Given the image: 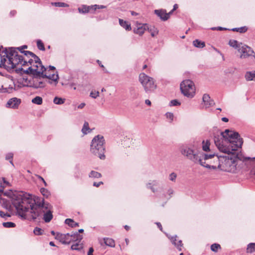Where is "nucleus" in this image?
Listing matches in <instances>:
<instances>
[{
	"mask_svg": "<svg viewBox=\"0 0 255 255\" xmlns=\"http://www.w3.org/2000/svg\"><path fill=\"white\" fill-rule=\"evenodd\" d=\"M203 145H202V149L204 151L207 152L208 151V153H211L210 151V141L209 140H206V142L204 141H203L202 142Z\"/></svg>",
	"mask_w": 255,
	"mask_h": 255,
	"instance_id": "bb28decb",
	"label": "nucleus"
},
{
	"mask_svg": "<svg viewBox=\"0 0 255 255\" xmlns=\"http://www.w3.org/2000/svg\"><path fill=\"white\" fill-rule=\"evenodd\" d=\"M245 77L247 81H255V71L247 72Z\"/></svg>",
	"mask_w": 255,
	"mask_h": 255,
	"instance_id": "5701e85b",
	"label": "nucleus"
},
{
	"mask_svg": "<svg viewBox=\"0 0 255 255\" xmlns=\"http://www.w3.org/2000/svg\"><path fill=\"white\" fill-rule=\"evenodd\" d=\"M202 100L206 108H209L213 104V101L211 100L210 97L208 94L203 95Z\"/></svg>",
	"mask_w": 255,
	"mask_h": 255,
	"instance_id": "a211bd4d",
	"label": "nucleus"
},
{
	"mask_svg": "<svg viewBox=\"0 0 255 255\" xmlns=\"http://www.w3.org/2000/svg\"><path fill=\"white\" fill-rule=\"evenodd\" d=\"M65 99L55 97L53 99V103L56 105H61L64 103Z\"/></svg>",
	"mask_w": 255,
	"mask_h": 255,
	"instance_id": "c85d7f7f",
	"label": "nucleus"
},
{
	"mask_svg": "<svg viewBox=\"0 0 255 255\" xmlns=\"http://www.w3.org/2000/svg\"><path fill=\"white\" fill-rule=\"evenodd\" d=\"M37 46L40 50L44 51L45 49L44 45L41 40L37 41Z\"/></svg>",
	"mask_w": 255,
	"mask_h": 255,
	"instance_id": "ea45409f",
	"label": "nucleus"
},
{
	"mask_svg": "<svg viewBox=\"0 0 255 255\" xmlns=\"http://www.w3.org/2000/svg\"><path fill=\"white\" fill-rule=\"evenodd\" d=\"M26 45H23L18 48L9 47L5 48L4 50L0 48V67H3L8 71L13 70L16 65H20L21 67L27 64V61L24 59L22 55L18 54L16 50H18L21 53H23L26 56L31 57V59H34L30 55H25L24 52L22 49L27 48ZM18 69H22L21 67Z\"/></svg>",
	"mask_w": 255,
	"mask_h": 255,
	"instance_id": "20e7f679",
	"label": "nucleus"
},
{
	"mask_svg": "<svg viewBox=\"0 0 255 255\" xmlns=\"http://www.w3.org/2000/svg\"><path fill=\"white\" fill-rule=\"evenodd\" d=\"M105 7H106L102 5H99L95 4L92 6H87L86 5H83L82 7L78 8V10L79 12L86 13L90 11L91 10H95L97 8H104Z\"/></svg>",
	"mask_w": 255,
	"mask_h": 255,
	"instance_id": "2eb2a0df",
	"label": "nucleus"
},
{
	"mask_svg": "<svg viewBox=\"0 0 255 255\" xmlns=\"http://www.w3.org/2000/svg\"><path fill=\"white\" fill-rule=\"evenodd\" d=\"M21 103L20 99L14 97L8 100L6 104V107L11 108L12 109H17Z\"/></svg>",
	"mask_w": 255,
	"mask_h": 255,
	"instance_id": "ddd939ff",
	"label": "nucleus"
},
{
	"mask_svg": "<svg viewBox=\"0 0 255 255\" xmlns=\"http://www.w3.org/2000/svg\"><path fill=\"white\" fill-rule=\"evenodd\" d=\"M70 240H71V242H75L78 241L81 242L83 239V236L80 235L78 233H73L70 234Z\"/></svg>",
	"mask_w": 255,
	"mask_h": 255,
	"instance_id": "aec40b11",
	"label": "nucleus"
},
{
	"mask_svg": "<svg viewBox=\"0 0 255 255\" xmlns=\"http://www.w3.org/2000/svg\"><path fill=\"white\" fill-rule=\"evenodd\" d=\"M139 81L146 93L153 92L156 88L153 79L144 73L139 74Z\"/></svg>",
	"mask_w": 255,
	"mask_h": 255,
	"instance_id": "6e6552de",
	"label": "nucleus"
},
{
	"mask_svg": "<svg viewBox=\"0 0 255 255\" xmlns=\"http://www.w3.org/2000/svg\"><path fill=\"white\" fill-rule=\"evenodd\" d=\"M65 223L71 227H76L79 226L78 223L74 222L72 219H66L65 221Z\"/></svg>",
	"mask_w": 255,
	"mask_h": 255,
	"instance_id": "cd10ccee",
	"label": "nucleus"
},
{
	"mask_svg": "<svg viewBox=\"0 0 255 255\" xmlns=\"http://www.w3.org/2000/svg\"><path fill=\"white\" fill-rule=\"evenodd\" d=\"M94 249L93 248H90L88 252V255H93Z\"/></svg>",
	"mask_w": 255,
	"mask_h": 255,
	"instance_id": "603ef678",
	"label": "nucleus"
},
{
	"mask_svg": "<svg viewBox=\"0 0 255 255\" xmlns=\"http://www.w3.org/2000/svg\"><path fill=\"white\" fill-rule=\"evenodd\" d=\"M193 45L197 48H203L205 46V43L204 42H202L198 39H196L193 42Z\"/></svg>",
	"mask_w": 255,
	"mask_h": 255,
	"instance_id": "a878e982",
	"label": "nucleus"
},
{
	"mask_svg": "<svg viewBox=\"0 0 255 255\" xmlns=\"http://www.w3.org/2000/svg\"><path fill=\"white\" fill-rule=\"evenodd\" d=\"M211 29L212 30L218 29V30H221L224 29L225 28H223L222 27H213Z\"/></svg>",
	"mask_w": 255,
	"mask_h": 255,
	"instance_id": "052dcab7",
	"label": "nucleus"
},
{
	"mask_svg": "<svg viewBox=\"0 0 255 255\" xmlns=\"http://www.w3.org/2000/svg\"><path fill=\"white\" fill-rule=\"evenodd\" d=\"M99 96V92L98 91H91L90 93V96L96 99Z\"/></svg>",
	"mask_w": 255,
	"mask_h": 255,
	"instance_id": "a18cd8bd",
	"label": "nucleus"
},
{
	"mask_svg": "<svg viewBox=\"0 0 255 255\" xmlns=\"http://www.w3.org/2000/svg\"><path fill=\"white\" fill-rule=\"evenodd\" d=\"M147 29L150 32L151 35L152 37H154L158 33V30L157 29V28H155L154 27H150V28L148 27V28H147Z\"/></svg>",
	"mask_w": 255,
	"mask_h": 255,
	"instance_id": "72a5a7b5",
	"label": "nucleus"
},
{
	"mask_svg": "<svg viewBox=\"0 0 255 255\" xmlns=\"http://www.w3.org/2000/svg\"><path fill=\"white\" fill-rule=\"evenodd\" d=\"M247 253H252L255 251V243H250L247 247Z\"/></svg>",
	"mask_w": 255,
	"mask_h": 255,
	"instance_id": "473e14b6",
	"label": "nucleus"
},
{
	"mask_svg": "<svg viewBox=\"0 0 255 255\" xmlns=\"http://www.w3.org/2000/svg\"><path fill=\"white\" fill-rule=\"evenodd\" d=\"M168 238L170 240L172 243L177 248V249L181 251L182 250V247L183 244L182 243V241L181 240H179L178 243H176L177 240V236H175L174 237H169Z\"/></svg>",
	"mask_w": 255,
	"mask_h": 255,
	"instance_id": "6ab92c4d",
	"label": "nucleus"
},
{
	"mask_svg": "<svg viewBox=\"0 0 255 255\" xmlns=\"http://www.w3.org/2000/svg\"><path fill=\"white\" fill-rule=\"evenodd\" d=\"M104 243L108 246L111 247H114L115 246V241L111 238H104Z\"/></svg>",
	"mask_w": 255,
	"mask_h": 255,
	"instance_id": "393cba45",
	"label": "nucleus"
},
{
	"mask_svg": "<svg viewBox=\"0 0 255 255\" xmlns=\"http://www.w3.org/2000/svg\"><path fill=\"white\" fill-rule=\"evenodd\" d=\"M19 207L21 209V213L20 211H16L17 213L24 219L34 220L43 215L45 222L49 223L53 218L49 205L45 204L43 199L36 201L30 197L29 195H27L26 197H24Z\"/></svg>",
	"mask_w": 255,
	"mask_h": 255,
	"instance_id": "f03ea898",
	"label": "nucleus"
},
{
	"mask_svg": "<svg viewBox=\"0 0 255 255\" xmlns=\"http://www.w3.org/2000/svg\"><path fill=\"white\" fill-rule=\"evenodd\" d=\"M33 233L35 235H41L42 234V230L39 228L36 227L34 229Z\"/></svg>",
	"mask_w": 255,
	"mask_h": 255,
	"instance_id": "79ce46f5",
	"label": "nucleus"
},
{
	"mask_svg": "<svg viewBox=\"0 0 255 255\" xmlns=\"http://www.w3.org/2000/svg\"><path fill=\"white\" fill-rule=\"evenodd\" d=\"M147 28H148V25L146 24L137 23L136 27L133 29V32L135 34L142 35Z\"/></svg>",
	"mask_w": 255,
	"mask_h": 255,
	"instance_id": "dca6fc26",
	"label": "nucleus"
},
{
	"mask_svg": "<svg viewBox=\"0 0 255 255\" xmlns=\"http://www.w3.org/2000/svg\"><path fill=\"white\" fill-rule=\"evenodd\" d=\"M177 174L175 172L171 173L169 176V179L172 182H175Z\"/></svg>",
	"mask_w": 255,
	"mask_h": 255,
	"instance_id": "a19ab883",
	"label": "nucleus"
},
{
	"mask_svg": "<svg viewBox=\"0 0 255 255\" xmlns=\"http://www.w3.org/2000/svg\"><path fill=\"white\" fill-rule=\"evenodd\" d=\"M24 53L27 56L31 55L34 59L28 60V63L31 65L28 68L29 70L33 72L34 74L42 76L43 78H46L52 80L55 83V84L58 83V75L55 74L47 75L46 69L42 64L41 61L38 56L30 51H25Z\"/></svg>",
	"mask_w": 255,
	"mask_h": 255,
	"instance_id": "39448f33",
	"label": "nucleus"
},
{
	"mask_svg": "<svg viewBox=\"0 0 255 255\" xmlns=\"http://www.w3.org/2000/svg\"><path fill=\"white\" fill-rule=\"evenodd\" d=\"M238 51L241 52L240 56L241 59H246L248 57L253 56L255 58V53L250 47L244 45L238 49Z\"/></svg>",
	"mask_w": 255,
	"mask_h": 255,
	"instance_id": "f8f14e48",
	"label": "nucleus"
},
{
	"mask_svg": "<svg viewBox=\"0 0 255 255\" xmlns=\"http://www.w3.org/2000/svg\"><path fill=\"white\" fill-rule=\"evenodd\" d=\"M151 185V183H148L147 184V187L148 188H150L152 191L153 192H155V190L154 189V188L152 187V186H150V185Z\"/></svg>",
	"mask_w": 255,
	"mask_h": 255,
	"instance_id": "864d4df0",
	"label": "nucleus"
},
{
	"mask_svg": "<svg viewBox=\"0 0 255 255\" xmlns=\"http://www.w3.org/2000/svg\"><path fill=\"white\" fill-rule=\"evenodd\" d=\"M102 176L101 174L95 171H92L89 173V177L90 178H99Z\"/></svg>",
	"mask_w": 255,
	"mask_h": 255,
	"instance_id": "7c9ffc66",
	"label": "nucleus"
},
{
	"mask_svg": "<svg viewBox=\"0 0 255 255\" xmlns=\"http://www.w3.org/2000/svg\"><path fill=\"white\" fill-rule=\"evenodd\" d=\"M221 120L223 122H228L229 121L228 119L226 117L222 118Z\"/></svg>",
	"mask_w": 255,
	"mask_h": 255,
	"instance_id": "e2e57ef3",
	"label": "nucleus"
},
{
	"mask_svg": "<svg viewBox=\"0 0 255 255\" xmlns=\"http://www.w3.org/2000/svg\"><path fill=\"white\" fill-rule=\"evenodd\" d=\"M70 236L69 233L66 234L58 233L56 235V239L59 240L63 244H69L71 242L70 240Z\"/></svg>",
	"mask_w": 255,
	"mask_h": 255,
	"instance_id": "4468645a",
	"label": "nucleus"
},
{
	"mask_svg": "<svg viewBox=\"0 0 255 255\" xmlns=\"http://www.w3.org/2000/svg\"><path fill=\"white\" fill-rule=\"evenodd\" d=\"M229 44L230 46L234 47L238 50L241 47L240 44H238V41L235 40H230L229 42Z\"/></svg>",
	"mask_w": 255,
	"mask_h": 255,
	"instance_id": "c756f323",
	"label": "nucleus"
},
{
	"mask_svg": "<svg viewBox=\"0 0 255 255\" xmlns=\"http://www.w3.org/2000/svg\"><path fill=\"white\" fill-rule=\"evenodd\" d=\"M32 103L37 105H41L42 103V98L39 96H36L32 100Z\"/></svg>",
	"mask_w": 255,
	"mask_h": 255,
	"instance_id": "f704fd0d",
	"label": "nucleus"
},
{
	"mask_svg": "<svg viewBox=\"0 0 255 255\" xmlns=\"http://www.w3.org/2000/svg\"><path fill=\"white\" fill-rule=\"evenodd\" d=\"M2 225L4 228H14L16 226L14 223L11 222H3Z\"/></svg>",
	"mask_w": 255,
	"mask_h": 255,
	"instance_id": "c9c22d12",
	"label": "nucleus"
},
{
	"mask_svg": "<svg viewBox=\"0 0 255 255\" xmlns=\"http://www.w3.org/2000/svg\"><path fill=\"white\" fill-rule=\"evenodd\" d=\"M125 229L126 230H128L129 229H130V227L128 226V225H126L125 226Z\"/></svg>",
	"mask_w": 255,
	"mask_h": 255,
	"instance_id": "774afa93",
	"label": "nucleus"
},
{
	"mask_svg": "<svg viewBox=\"0 0 255 255\" xmlns=\"http://www.w3.org/2000/svg\"><path fill=\"white\" fill-rule=\"evenodd\" d=\"M85 106V104L84 103H82L80 104L78 106V109H83Z\"/></svg>",
	"mask_w": 255,
	"mask_h": 255,
	"instance_id": "13d9d810",
	"label": "nucleus"
},
{
	"mask_svg": "<svg viewBox=\"0 0 255 255\" xmlns=\"http://www.w3.org/2000/svg\"><path fill=\"white\" fill-rule=\"evenodd\" d=\"M221 249V246L218 244H213L211 246V250L214 252H217L219 249Z\"/></svg>",
	"mask_w": 255,
	"mask_h": 255,
	"instance_id": "58836bf2",
	"label": "nucleus"
},
{
	"mask_svg": "<svg viewBox=\"0 0 255 255\" xmlns=\"http://www.w3.org/2000/svg\"><path fill=\"white\" fill-rule=\"evenodd\" d=\"M27 73H30L32 74L33 76V79L32 81L33 88L34 89H38V88H43L45 86V84L44 82L42 81L41 80L42 76H37L33 73V72L29 70L28 69L26 71Z\"/></svg>",
	"mask_w": 255,
	"mask_h": 255,
	"instance_id": "9b49d317",
	"label": "nucleus"
},
{
	"mask_svg": "<svg viewBox=\"0 0 255 255\" xmlns=\"http://www.w3.org/2000/svg\"><path fill=\"white\" fill-rule=\"evenodd\" d=\"M0 217L3 218H5L6 217H10L11 215L9 213H5L4 212L0 211Z\"/></svg>",
	"mask_w": 255,
	"mask_h": 255,
	"instance_id": "49530a36",
	"label": "nucleus"
},
{
	"mask_svg": "<svg viewBox=\"0 0 255 255\" xmlns=\"http://www.w3.org/2000/svg\"><path fill=\"white\" fill-rule=\"evenodd\" d=\"M74 176H75V177H76L77 178L80 177L81 173H80V171L78 168L76 169V171H75V172Z\"/></svg>",
	"mask_w": 255,
	"mask_h": 255,
	"instance_id": "8fccbe9b",
	"label": "nucleus"
},
{
	"mask_svg": "<svg viewBox=\"0 0 255 255\" xmlns=\"http://www.w3.org/2000/svg\"><path fill=\"white\" fill-rule=\"evenodd\" d=\"M40 192L43 196L46 197H47L49 195V192L48 191L44 188H41L40 189Z\"/></svg>",
	"mask_w": 255,
	"mask_h": 255,
	"instance_id": "37998d69",
	"label": "nucleus"
},
{
	"mask_svg": "<svg viewBox=\"0 0 255 255\" xmlns=\"http://www.w3.org/2000/svg\"><path fill=\"white\" fill-rule=\"evenodd\" d=\"M49 70H55V67H54V66H49Z\"/></svg>",
	"mask_w": 255,
	"mask_h": 255,
	"instance_id": "69168bd1",
	"label": "nucleus"
},
{
	"mask_svg": "<svg viewBox=\"0 0 255 255\" xmlns=\"http://www.w3.org/2000/svg\"><path fill=\"white\" fill-rule=\"evenodd\" d=\"M169 105L170 106H179L180 105V103L177 100H173L170 101Z\"/></svg>",
	"mask_w": 255,
	"mask_h": 255,
	"instance_id": "c03bdc74",
	"label": "nucleus"
},
{
	"mask_svg": "<svg viewBox=\"0 0 255 255\" xmlns=\"http://www.w3.org/2000/svg\"><path fill=\"white\" fill-rule=\"evenodd\" d=\"M13 154L12 153H8L6 154L5 159L6 160H10V162L13 165L12 161L11 160L12 158Z\"/></svg>",
	"mask_w": 255,
	"mask_h": 255,
	"instance_id": "09e8293b",
	"label": "nucleus"
},
{
	"mask_svg": "<svg viewBox=\"0 0 255 255\" xmlns=\"http://www.w3.org/2000/svg\"><path fill=\"white\" fill-rule=\"evenodd\" d=\"M180 152L183 155L195 163L199 164L200 162H202L201 160L202 153L195 152L190 147H183L181 148Z\"/></svg>",
	"mask_w": 255,
	"mask_h": 255,
	"instance_id": "1a4fd4ad",
	"label": "nucleus"
},
{
	"mask_svg": "<svg viewBox=\"0 0 255 255\" xmlns=\"http://www.w3.org/2000/svg\"><path fill=\"white\" fill-rule=\"evenodd\" d=\"M156 224L157 225L158 228L160 229V231H162V227L161 224L159 222H156Z\"/></svg>",
	"mask_w": 255,
	"mask_h": 255,
	"instance_id": "4d7b16f0",
	"label": "nucleus"
},
{
	"mask_svg": "<svg viewBox=\"0 0 255 255\" xmlns=\"http://www.w3.org/2000/svg\"><path fill=\"white\" fill-rule=\"evenodd\" d=\"M119 24L120 25L125 28L126 30L129 31L131 29L130 24H129L128 21H125L122 19H119Z\"/></svg>",
	"mask_w": 255,
	"mask_h": 255,
	"instance_id": "4be33fe9",
	"label": "nucleus"
},
{
	"mask_svg": "<svg viewBox=\"0 0 255 255\" xmlns=\"http://www.w3.org/2000/svg\"><path fill=\"white\" fill-rule=\"evenodd\" d=\"M131 14L132 15H137L138 14L137 13L133 11H131Z\"/></svg>",
	"mask_w": 255,
	"mask_h": 255,
	"instance_id": "338daca9",
	"label": "nucleus"
},
{
	"mask_svg": "<svg viewBox=\"0 0 255 255\" xmlns=\"http://www.w3.org/2000/svg\"><path fill=\"white\" fill-rule=\"evenodd\" d=\"M145 103L148 106H150L151 104L150 101L148 99L145 101Z\"/></svg>",
	"mask_w": 255,
	"mask_h": 255,
	"instance_id": "680f3d73",
	"label": "nucleus"
},
{
	"mask_svg": "<svg viewBox=\"0 0 255 255\" xmlns=\"http://www.w3.org/2000/svg\"><path fill=\"white\" fill-rule=\"evenodd\" d=\"M166 117L167 119L170 120V122H172L173 120L174 115L173 113L168 112L166 114Z\"/></svg>",
	"mask_w": 255,
	"mask_h": 255,
	"instance_id": "de8ad7c7",
	"label": "nucleus"
},
{
	"mask_svg": "<svg viewBox=\"0 0 255 255\" xmlns=\"http://www.w3.org/2000/svg\"><path fill=\"white\" fill-rule=\"evenodd\" d=\"M76 243L73 244L71 247V249L72 250L80 251L83 249V244L79 242L78 241L75 242Z\"/></svg>",
	"mask_w": 255,
	"mask_h": 255,
	"instance_id": "b1692460",
	"label": "nucleus"
},
{
	"mask_svg": "<svg viewBox=\"0 0 255 255\" xmlns=\"http://www.w3.org/2000/svg\"><path fill=\"white\" fill-rule=\"evenodd\" d=\"M182 93L187 97L192 98L195 94V87L193 81L190 80L183 81L180 84Z\"/></svg>",
	"mask_w": 255,
	"mask_h": 255,
	"instance_id": "9d476101",
	"label": "nucleus"
},
{
	"mask_svg": "<svg viewBox=\"0 0 255 255\" xmlns=\"http://www.w3.org/2000/svg\"><path fill=\"white\" fill-rule=\"evenodd\" d=\"M174 193V191L172 189L170 188L167 191V194L171 196L172 194H173Z\"/></svg>",
	"mask_w": 255,
	"mask_h": 255,
	"instance_id": "5fc2aeb1",
	"label": "nucleus"
},
{
	"mask_svg": "<svg viewBox=\"0 0 255 255\" xmlns=\"http://www.w3.org/2000/svg\"><path fill=\"white\" fill-rule=\"evenodd\" d=\"M33 77L29 76L27 78H23L22 80V84L24 86L32 87H33L32 81Z\"/></svg>",
	"mask_w": 255,
	"mask_h": 255,
	"instance_id": "412c9836",
	"label": "nucleus"
},
{
	"mask_svg": "<svg viewBox=\"0 0 255 255\" xmlns=\"http://www.w3.org/2000/svg\"><path fill=\"white\" fill-rule=\"evenodd\" d=\"M221 155H218L214 152L202 153L201 160L202 163L200 162L199 164L207 168L216 169L221 162Z\"/></svg>",
	"mask_w": 255,
	"mask_h": 255,
	"instance_id": "423d86ee",
	"label": "nucleus"
},
{
	"mask_svg": "<svg viewBox=\"0 0 255 255\" xmlns=\"http://www.w3.org/2000/svg\"><path fill=\"white\" fill-rule=\"evenodd\" d=\"M51 4L52 5L57 6V7H67L68 6V5L64 2H52Z\"/></svg>",
	"mask_w": 255,
	"mask_h": 255,
	"instance_id": "4c0bfd02",
	"label": "nucleus"
},
{
	"mask_svg": "<svg viewBox=\"0 0 255 255\" xmlns=\"http://www.w3.org/2000/svg\"><path fill=\"white\" fill-rule=\"evenodd\" d=\"M16 13V11L15 10H12L10 12V15L12 16H14Z\"/></svg>",
	"mask_w": 255,
	"mask_h": 255,
	"instance_id": "bf43d9fd",
	"label": "nucleus"
},
{
	"mask_svg": "<svg viewBox=\"0 0 255 255\" xmlns=\"http://www.w3.org/2000/svg\"><path fill=\"white\" fill-rule=\"evenodd\" d=\"M97 62L99 63V65H100L101 67H102V68H105V67H104V65L102 64L101 62L99 60H97Z\"/></svg>",
	"mask_w": 255,
	"mask_h": 255,
	"instance_id": "0e129e2a",
	"label": "nucleus"
},
{
	"mask_svg": "<svg viewBox=\"0 0 255 255\" xmlns=\"http://www.w3.org/2000/svg\"><path fill=\"white\" fill-rule=\"evenodd\" d=\"M10 186L9 183L4 178H0V204L1 206L9 212H12L13 209L11 204L15 208L16 211L21 209L19 206L21 204L24 197L26 194L22 192L16 190H8L3 191V189Z\"/></svg>",
	"mask_w": 255,
	"mask_h": 255,
	"instance_id": "7ed1b4c3",
	"label": "nucleus"
},
{
	"mask_svg": "<svg viewBox=\"0 0 255 255\" xmlns=\"http://www.w3.org/2000/svg\"><path fill=\"white\" fill-rule=\"evenodd\" d=\"M102 184H103V182H102V181H100V182H94L93 186H95V187H98L101 185H102Z\"/></svg>",
	"mask_w": 255,
	"mask_h": 255,
	"instance_id": "3c124183",
	"label": "nucleus"
},
{
	"mask_svg": "<svg viewBox=\"0 0 255 255\" xmlns=\"http://www.w3.org/2000/svg\"><path fill=\"white\" fill-rule=\"evenodd\" d=\"M247 27L246 26H243L239 28H234L232 29V30L234 31L239 32L240 33H244L247 31Z\"/></svg>",
	"mask_w": 255,
	"mask_h": 255,
	"instance_id": "e433bc0d",
	"label": "nucleus"
},
{
	"mask_svg": "<svg viewBox=\"0 0 255 255\" xmlns=\"http://www.w3.org/2000/svg\"><path fill=\"white\" fill-rule=\"evenodd\" d=\"M178 8V5L177 4H175L173 6V8L172 10H171L170 12H169V13L170 14L175 10H176L177 8Z\"/></svg>",
	"mask_w": 255,
	"mask_h": 255,
	"instance_id": "6e6d98bb",
	"label": "nucleus"
},
{
	"mask_svg": "<svg viewBox=\"0 0 255 255\" xmlns=\"http://www.w3.org/2000/svg\"><path fill=\"white\" fill-rule=\"evenodd\" d=\"M154 13L163 21L167 20L170 15L169 12L167 13L166 10L163 9H156L154 10Z\"/></svg>",
	"mask_w": 255,
	"mask_h": 255,
	"instance_id": "f3484780",
	"label": "nucleus"
},
{
	"mask_svg": "<svg viewBox=\"0 0 255 255\" xmlns=\"http://www.w3.org/2000/svg\"><path fill=\"white\" fill-rule=\"evenodd\" d=\"M214 142L221 152L228 154L227 156L221 155V162L218 166V168L221 170L234 172L239 161L251 159L249 157H243L239 154L235 155L233 153L241 148L243 143L238 132L226 129L224 132H220V135L215 136Z\"/></svg>",
	"mask_w": 255,
	"mask_h": 255,
	"instance_id": "f257e3e1",
	"label": "nucleus"
},
{
	"mask_svg": "<svg viewBox=\"0 0 255 255\" xmlns=\"http://www.w3.org/2000/svg\"><path fill=\"white\" fill-rule=\"evenodd\" d=\"M82 131L84 134H87L91 131V129L89 128V124L88 122H85L82 129Z\"/></svg>",
	"mask_w": 255,
	"mask_h": 255,
	"instance_id": "2f4dec72",
	"label": "nucleus"
},
{
	"mask_svg": "<svg viewBox=\"0 0 255 255\" xmlns=\"http://www.w3.org/2000/svg\"><path fill=\"white\" fill-rule=\"evenodd\" d=\"M105 139L104 136L98 135L92 139L91 144V151L101 159H104L105 155Z\"/></svg>",
	"mask_w": 255,
	"mask_h": 255,
	"instance_id": "0eeeda50",
	"label": "nucleus"
}]
</instances>
